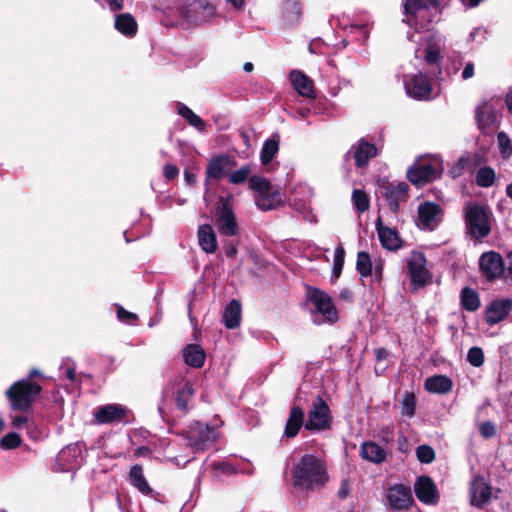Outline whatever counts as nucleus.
Here are the masks:
<instances>
[{"label":"nucleus","mask_w":512,"mask_h":512,"mask_svg":"<svg viewBox=\"0 0 512 512\" xmlns=\"http://www.w3.org/2000/svg\"><path fill=\"white\" fill-rule=\"evenodd\" d=\"M291 475L294 488L301 491L322 488L329 479L324 461L312 454L303 455L293 465Z\"/></svg>","instance_id":"nucleus-1"},{"label":"nucleus","mask_w":512,"mask_h":512,"mask_svg":"<svg viewBox=\"0 0 512 512\" xmlns=\"http://www.w3.org/2000/svg\"><path fill=\"white\" fill-rule=\"evenodd\" d=\"M42 385L38 381L17 380L5 391L10 410L26 413L38 396L42 393Z\"/></svg>","instance_id":"nucleus-2"},{"label":"nucleus","mask_w":512,"mask_h":512,"mask_svg":"<svg viewBox=\"0 0 512 512\" xmlns=\"http://www.w3.org/2000/svg\"><path fill=\"white\" fill-rule=\"evenodd\" d=\"M233 197L220 196L215 204L216 227L222 236L233 237L239 233V225L232 205Z\"/></svg>","instance_id":"nucleus-3"},{"label":"nucleus","mask_w":512,"mask_h":512,"mask_svg":"<svg viewBox=\"0 0 512 512\" xmlns=\"http://www.w3.org/2000/svg\"><path fill=\"white\" fill-rule=\"evenodd\" d=\"M177 12L187 23L196 26L214 17L216 7L209 0H183Z\"/></svg>","instance_id":"nucleus-4"},{"label":"nucleus","mask_w":512,"mask_h":512,"mask_svg":"<svg viewBox=\"0 0 512 512\" xmlns=\"http://www.w3.org/2000/svg\"><path fill=\"white\" fill-rule=\"evenodd\" d=\"M182 434L188 445L198 451H205L210 448L217 438L215 426L200 421L193 422Z\"/></svg>","instance_id":"nucleus-5"},{"label":"nucleus","mask_w":512,"mask_h":512,"mask_svg":"<svg viewBox=\"0 0 512 512\" xmlns=\"http://www.w3.org/2000/svg\"><path fill=\"white\" fill-rule=\"evenodd\" d=\"M333 423L331 410L321 395H316L312 402V408L308 412L305 422L307 431H323L330 429Z\"/></svg>","instance_id":"nucleus-6"},{"label":"nucleus","mask_w":512,"mask_h":512,"mask_svg":"<svg viewBox=\"0 0 512 512\" xmlns=\"http://www.w3.org/2000/svg\"><path fill=\"white\" fill-rule=\"evenodd\" d=\"M427 259L423 252L412 251L407 261L408 274L412 290H417L431 283L432 274L426 267Z\"/></svg>","instance_id":"nucleus-7"},{"label":"nucleus","mask_w":512,"mask_h":512,"mask_svg":"<svg viewBox=\"0 0 512 512\" xmlns=\"http://www.w3.org/2000/svg\"><path fill=\"white\" fill-rule=\"evenodd\" d=\"M465 223L469 234L476 238H485L490 234L491 227L485 208L479 204L472 205L465 214Z\"/></svg>","instance_id":"nucleus-8"},{"label":"nucleus","mask_w":512,"mask_h":512,"mask_svg":"<svg viewBox=\"0 0 512 512\" xmlns=\"http://www.w3.org/2000/svg\"><path fill=\"white\" fill-rule=\"evenodd\" d=\"M307 299L314 305L316 312L321 314L326 322L338 321V311L331 296L325 291L308 286Z\"/></svg>","instance_id":"nucleus-9"},{"label":"nucleus","mask_w":512,"mask_h":512,"mask_svg":"<svg viewBox=\"0 0 512 512\" xmlns=\"http://www.w3.org/2000/svg\"><path fill=\"white\" fill-rule=\"evenodd\" d=\"M235 165L236 161L234 157L229 154H221L211 157L205 171V185H208L211 179H223L230 168Z\"/></svg>","instance_id":"nucleus-10"},{"label":"nucleus","mask_w":512,"mask_h":512,"mask_svg":"<svg viewBox=\"0 0 512 512\" xmlns=\"http://www.w3.org/2000/svg\"><path fill=\"white\" fill-rule=\"evenodd\" d=\"M479 268L486 280L492 282L504 272L503 258L498 252H485L480 256Z\"/></svg>","instance_id":"nucleus-11"},{"label":"nucleus","mask_w":512,"mask_h":512,"mask_svg":"<svg viewBox=\"0 0 512 512\" xmlns=\"http://www.w3.org/2000/svg\"><path fill=\"white\" fill-rule=\"evenodd\" d=\"M387 500L393 511H406L414 503L411 488L405 484H395L390 487Z\"/></svg>","instance_id":"nucleus-12"},{"label":"nucleus","mask_w":512,"mask_h":512,"mask_svg":"<svg viewBox=\"0 0 512 512\" xmlns=\"http://www.w3.org/2000/svg\"><path fill=\"white\" fill-rule=\"evenodd\" d=\"M381 188V195L388 202L390 211L393 214H397L400 209V203L406 202L409 197V185L406 182H400L397 185L386 183Z\"/></svg>","instance_id":"nucleus-13"},{"label":"nucleus","mask_w":512,"mask_h":512,"mask_svg":"<svg viewBox=\"0 0 512 512\" xmlns=\"http://www.w3.org/2000/svg\"><path fill=\"white\" fill-rule=\"evenodd\" d=\"M407 94L420 101L431 99L433 91L431 79L422 73L413 75L409 80L405 81Z\"/></svg>","instance_id":"nucleus-14"},{"label":"nucleus","mask_w":512,"mask_h":512,"mask_svg":"<svg viewBox=\"0 0 512 512\" xmlns=\"http://www.w3.org/2000/svg\"><path fill=\"white\" fill-rule=\"evenodd\" d=\"M469 492L471 505L478 509H482L492 498V486L481 475L473 478Z\"/></svg>","instance_id":"nucleus-15"},{"label":"nucleus","mask_w":512,"mask_h":512,"mask_svg":"<svg viewBox=\"0 0 512 512\" xmlns=\"http://www.w3.org/2000/svg\"><path fill=\"white\" fill-rule=\"evenodd\" d=\"M442 208L439 204L425 201L418 206V226L423 230H434L439 224Z\"/></svg>","instance_id":"nucleus-16"},{"label":"nucleus","mask_w":512,"mask_h":512,"mask_svg":"<svg viewBox=\"0 0 512 512\" xmlns=\"http://www.w3.org/2000/svg\"><path fill=\"white\" fill-rule=\"evenodd\" d=\"M415 495L424 504H436L439 500L437 487L431 477L423 475L416 478Z\"/></svg>","instance_id":"nucleus-17"},{"label":"nucleus","mask_w":512,"mask_h":512,"mask_svg":"<svg viewBox=\"0 0 512 512\" xmlns=\"http://www.w3.org/2000/svg\"><path fill=\"white\" fill-rule=\"evenodd\" d=\"M512 310V300L509 298L506 299H496L490 302V304L486 307L485 310V321L489 325H495L503 320L509 315Z\"/></svg>","instance_id":"nucleus-18"},{"label":"nucleus","mask_w":512,"mask_h":512,"mask_svg":"<svg viewBox=\"0 0 512 512\" xmlns=\"http://www.w3.org/2000/svg\"><path fill=\"white\" fill-rule=\"evenodd\" d=\"M128 410L119 404H107L99 407L94 417L99 424L120 423L127 416Z\"/></svg>","instance_id":"nucleus-19"},{"label":"nucleus","mask_w":512,"mask_h":512,"mask_svg":"<svg viewBox=\"0 0 512 512\" xmlns=\"http://www.w3.org/2000/svg\"><path fill=\"white\" fill-rule=\"evenodd\" d=\"M376 231L379 241L383 248L390 251L398 250L402 247V240L396 229L389 228L383 224L381 216H378L376 223Z\"/></svg>","instance_id":"nucleus-20"},{"label":"nucleus","mask_w":512,"mask_h":512,"mask_svg":"<svg viewBox=\"0 0 512 512\" xmlns=\"http://www.w3.org/2000/svg\"><path fill=\"white\" fill-rule=\"evenodd\" d=\"M353 158L357 168L366 167L369 161L378 155V149L375 144L361 138L352 146Z\"/></svg>","instance_id":"nucleus-21"},{"label":"nucleus","mask_w":512,"mask_h":512,"mask_svg":"<svg viewBox=\"0 0 512 512\" xmlns=\"http://www.w3.org/2000/svg\"><path fill=\"white\" fill-rule=\"evenodd\" d=\"M407 179L414 185L423 186L438 178L436 169L431 164L412 166L407 170Z\"/></svg>","instance_id":"nucleus-22"},{"label":"nucleus","mask_w":512,"mask_h":512,"mask_svg":"<svg viewBox=\"0 0 512 512\" xmlns=\"http://www.w3.org/2000/svg\"><path fill=\"white\" fill-rule=\"evenodd\" d=\"M289 79L300 96L310 99L316 98L314 82L305 73L299 70H292L289 74Z\"/></svg>","instance_id":"nucleus-23"},{"label":"nucleus","mask_w":512,"mask_h":512,"mask_svg":"<svg viewBox=\"0 0 512 512\" xmlns=\"http://www.w3.org/2000/svg\"><path fill=\"white\" fill-rule=\"evenodd\" d=\"M303 426L305 427L304 410L300 405L293 404L285 424L283 435L289 439L294 438L298 435Z\"/></svg>","instance_id":"nucleus-24"},{"label":"nucleus","mask_w":512,"mask_h":512,"mask_svg":"<svg viewBox=\"0 0 512 512\" xmlns=\"http://www.w3.org/2000/svg\"><path fill=\"white\" fill-rule=\"evenodd\" d=\"M303 16L300 0H285L281 12V20L287 28L296 27Z\"/></svg>","instance_id":"nucleus-25"},{"label":"nucleus","mask_w":512,"mask_h":512,"mask_svg":"<svg viewBox=\"0 0 512 512\" xmlns=\"http://www.w3.org/2000/svg\"><path fill=\"white\" fill-rule=\"evenodd\" d=\"M198 244L207 254H213L218 248L217 237L210 224H202L197 230Z\"/></svg>","instance_id":"nucleus-26"},{"label":"nucleus","mask_w":512,"mask_h":512,"mask_svg":"<svg viewBox=\"0 0 512 512\" xmlns=\"http://www.w3.org/2000/svg\"><path fill=\"white\" fill-rule=\"evenodd\" d=\"M360 456L371 463L381 464L386 460L387 453L384 448L374 441H365L360 447Z\"/></svg>","instance_id":"nucleus-27"},{"label":"nucleus","mask_w":512,"mask_h":512,"mask_svg":"<svg viewBox=\"0 0 512 512\" xmlns=\"http://www.w3.org/2000/svg\"><path fill=\"white\" fill-rule=\"evenodd\" d=\"M114 28L127 38L135 37L138 32L136 19L127 12L115 16Z\"/></svg>","instance_id":"nucleus-28"},{"label":"nucleus","mask_w":512,"mask_h":512,"mask_svg":"<svg viewBox=\"0 0 512 512\" xmlns=\"http://www.w3.org/2000/svg\"><path fill=\"white\" fill-rule=\"evenodd\" d=\"M184 362L193 368H201L206 360L205 350L198 344H188L182 349Z\"/></svg>","instance_id":"nucleus-29"},{"label":"nucleus","mask_w":512,"mask_h":512,"mask_svg":"<svg viewBox=\"0 0 512 512\" xmlns=\"http://www.w3.org/2000/svg\"><path fill=\"white\" fill-rule=\"evenodd\" d=\"M241 303L236 299H232L225 307L223 313V323L228 329H236L241 322Z\"/></svg>","instance_id":"nucleus-30"},{"label":"nucleus","mask_w":512,"mask_h":512,"mask_svg":"<svg viewBox=\"0 0 512 512\" xmlns=\"http://www.w3.org/2000/svg\"><path fill=\"white\" fill-rule=\"evenodd\" d=\"M424 386L430 393L446 394L452 390L453 382L446 375H433L425 380Z\"/></svg>","instance_id":"nucleus-31"},{"label":"nucleus","mask_w":512,"mask_h":512,"mask_svg":"<svg viewBox=\"0 0 512 512\" xmlns=\"http://www.w3.org/2000/svg\"><path fill=\"white\" fill-rule=\"evenodd\" d=\"M128 480L139 492L144 495H151L153 489L149 486L144 474L143 467L140 464H134L128 473Z\"/></svg>","instance_id":"nucleus-32"},{"label":"nucleus","mask_w":512,"mask_h":512,"mask_svg":"<svg viewBox=\"0 0 512 512\" xmlns=\"http://www.w3.org/2000/svg\"><path fill=\"white\" fill-rule=\"evenodd\" d=\"M475 119L479 129L484 130L491 127L496 120L493 106L486 101L479 104L476 108Z\"/></svg>","instance_id":"nucleus-33"},{"label":"nucleus","mask_w":512,"mask_h":512,"mask_svg":"<svg viewBox=\"0 0 512 512\" xmlns=\"http://www.w3.org/2000/svg\"><path fill=\"white\" fill-rule=\"evenodd\" d=\"M282 203V196L279 190L272 187L267 193H262L256 198V205L263 211L277 208Z\"/></svg>","instance_id":"nucleus-34"},{"label":"nucleus","mask_w":512,"mask_h":512,"mask_svg":"<svg viewBox=\"0 0 512 512\" xmlns=\"http://www.w3.org/2000/svg\"><path fill=\"white\" fill-rule=\"evenodd\" d=\"M460 304L462 309L468 312H475L481 305L478 292L471 287H464L460 292Z\"/></svg>","instance_id":"nucleus-35"},{"label":"nucleus","mask_w":512,"mask_h":512,"mask_svg":"<svg viewBox=\"0 0 512 512\" xmlns=\"http://www.w3.org/2000/svg\"><path fill=\"white\" fill-rule=\"evenodd\" d=\"M433 7L436 13L440 12V4L438 0H406L404 3V13L413 15L417 11H428Z\"/></svg>","instance_id":"nucleus-36"},{"label":"nucleus","mask_w":512,"mask_h":512,"mask_svg":"<svg viewBox=\"0 0 512 512\" xmlns=\"http://www.w3.org/2000/svg\"><path fill=\"white\" fill-rule=\"evenodd\" d=\"M177 106L178 114L184 118L190 126L196 128L200 132L205 130L206 123L200 116L195 114L188 106L182 103H178Z\"/></svg>","instance_id":"nucleus-37"},{"label":"nucleus","mask_w":512,"mask_h":512,"mask_svg":"<svg viewBox=\"0 0 512 512\" xmlns=\"http://www.w3.org/2000/svg\"><path fill=\"white\" fill-rule=\"evenodd\" d=\"M279 150V136L273 135L267 139L261 149L260 159L263 165L269 164Z\"/></svg>","instance_id":"nucleus-38"},{"label":"nucleus","mask_w":512,"mask_h":512,"mask_svg":"<svg viewBox=\"0 0 512 512\" xmlns=\"http://www.w3.org/2000/svg\"><path fill=\"white\" fill-rule=\"evenodd\" d=\"M496 180L495 170L491 166L481 167L475 175V182L479 187L489 188Z\"/></svg>","instance_id":"nucleus-39"},{"label":"nucleus","mask_w":512,"mask_h":512,"mask_svg":"<svg viewBox=\"0 0 512 512\" xmlns=\"http://www.w3.org/2000/svg\"><path fill=\"white\" fill-rule=\"evenodd\" d=\"M194 394L193 385L187 381L183 387L177 392L176 406L182 412L188 411V402Z\"/></svg>","instance_id":"nucleus-40"},{"label":"nucleus","mask_w":512,"mask_h":512,"mask_svg":"<svg viewBox=\"0 0 512 512\" xmlns=\"http://www.w3.org/2000/svg\"><path fill=\"white\" fill-rule=\"evenodd\" d=\"M356 270L362 277H369L373 273L371 256L366 251L357 253Z\"/></svg>","instance_id":"nucleus-41"},{"label":"nucleus","mask_w":512,"mask_h":512,"mask_svg":"<svg viewBox=\"0 0 512 512\" xmlns=\"http://www.w3.org/2000/svg\"><path fill=\"white\" fill-rule=\"evenodd\" d=\"M352 202L359 213L369 209L370 200L367 193L361 189H354L352 192Z\"/></svg>","instance_id":"nucleus-42"},{"label":"nucleus","mask_w":512,"mask_h":512,"mask_svg":"<svg viewBox=\"0 0 512 512\" xmlns=\"http://www.w3.org/2000/svg\"><path fill=\"white\" fill-rule=\"evenodd\" d=\"M272 187L270 181L265 177L253 175L249 178V188L257 192L258 195L267 193Z\"/></svg>","instance_id":"nucleus-43"},{"label":"nucleus","mask_w":512,"mask_h":512,"mask_svg":"<svg viewBox=\"0 0 512 512\" xmlns=\"http://www.w3.org/2000/svg\"><path fill=\"white\" fill-rule=\"evenodd\" d=\"M402 414L407 417H413L416 412V397L413 392L406 391L401 401Z\"/></svg>","instance_id":"nucleus-44"},{"label":"nucleus","mask_w":512,"mask_h":512,"mask_svg":"<svg viewBox=\"0 0 512 512\" xmlns=\"http://www.w3.org/2000/svg\"><path fill=\"white\" fill-rule=\"evenodd\" d=\"M345 260V250L344 247L340 244L335 249L334 255V263L332 269V277L338 279L342 273L343 266Z\"/></svg>","instance_id":"nucleus-45"},{"label":"nucleus","mask_w":512,"mask_h":512,"mask_svg":"<svg viewBox=\"0 0 512 512\" xmlns=\"http://www.w3.org/2000/svg\"><path fill=\"white\" fill-rule=\"evenodd\" d=\"M416 457L419 462L430 464L435 460L436 454L430 445L422 444L416 448Z\"/></svg>","instance_id":"nucleus-46"},{"label":"nucleus","mask_w":512,"mask_h":512,"mask_svg":"<svg viewBox=\"0 0 512 512\" xmlns=\"http://www.w3.org/2000/svg\"><path fill=\"white\" fill-rule=\"evenodd\" d=\"M22 443L21 436L16 432H9L0 440V448L3 450H12L18 448Z\"/></svg>","instance_id":"nucleus-47"},{"label":"nucleus","mask_w":512,"mask_h":512,"mask_svg":"<svg viewBox=\"0 0 512 512\" xmlns=\"http://www.w3.org/2000/svg\"><path fill=\"white\" fill-rule=\"evenodd\" d=\"M251 173V168L248 165L242 166L240 169L229 173L228 180L231 184H242L249 180V175Z\"/></svg>","instance_id":"nucleus-48"},{"label":"nucleus","mask_w":512,"mask_h":512,"mask_svg":"<svg viewBox=\"0 0 512 512\" xmlns=\"http://www.w3.org/2000/svg\"><path fill=\"white\" fill-rule=\"evenodd\" d=\"M485 356L482 348L478 346L471 347L467 353V361L473 367H481L484 364Z\"/></svg>","instance_id":"nucleus-49"},{"label":"nucleus","mask_w":512,"mask_h":512,"mask_svg":"<svg viewBox=\"0 0 512 512\" xmlns=\"http://www.w3.org/2000/svg\"><path fill=\"white\" fill-rule=\"evenodd\" d=\"M441 52L438 46L428 44L425 48L424 60L428 65L439 64L441 61Z\"/></svg>","instance_id":"nucleus-50"},{"label":"nucleus","mask_w":512,"mask_h":512,"mask_svg":"<svg viewBox=\"0 0 512 512\" xmlns=\"http://www.w3.org/2000/svg\"><path fill=\"white\" fill-rule=\"evenodd\" d=\"M116 314L120 322L133 325L138 321V315L127 311L121 305H116Z\"/></svg>","instance_id":"nucleus-51"},{"label":"nucleus","mask_w":512,"mask_h":512,"mask_svg":"<svg viewBox=\"0 0 512 512\" xmlns=\"http://www.w3.org/2000/svg\"><path fill=\"white\" fill-rule=\"evenodd\" d=\"M497 142L500 153L503 156H510L512 154V145L509 136L505 132H499L497 134Z\"/></svg>","instance_id":"nucleus-52"},{"label":"nucleus","mask_w":512,"mask_h":512,"mask_svg":"<svg viewBox=\"0 0 512 512\" xmlns=\"http://www.w3.org/2000/svg\"><path fill=\"white\" fill-rule=\"evenodd\" d=\"M470 162V157H460L456 164L450 169V175L453 178L460 177L464 173V170L468 169V164H470Z\"/></svg>","instance_id":"nucleus-53"},{"label":"nucleus","mask_w":512,"mask_h":512,"mask_svg":"<svg viewBox=\"0 0 512 512\" xmlns=\"http://www.w3.org/2000/svg\"><path fill=\"white\" fill-rule=\"evenodd\" d=\"M212 467L215 471L225 475H234L237 473L235 466L227 461H215L213 462Z\"/></svg>","instance_id":"nucleus-54"},{"label":"nucleus","mask_w":512,"mask_h":512,"mask_svg":"<svg viewBox=\"0 0 512 512\" xmlns=\"http://www.w3.org/2000/svg\"><path fill=\"white\" fill-rule=\"evenodd\" d=\"M480 434L485 439L494 437L497 434L495 424L491 421H484L480 425Z\"/></svg>","instance_id":"nucleus-55"},{"label":"nucleus","mask_w":512,"mask_h":512,"mask_svg":"<svg viewBox=\"0 0 512 512\" xmlns=\"http://www.w3.org/2000/svg\"><path fill=\"white\" fill-rule=\"evenodd\" d=\"M237 246H238L237 241L229 240V241L225 242L224 246H223L225 255L228 258H235L238 253Z\"/></svg>","instance_id":"nucleus-56"},{"label":"nucleus","mask_w":512,"mask_h":512,"mask_svg":"<svg viewBox=\"0 0 512 512\" xmlns=\"http://www.w3.org/2000/svg\"><path fill=\"white\" fill-rule=\"evenodd\" d=\"M164 176L167 180H174L178 177L179 169L174 164H166L163 168Z\"/></svg>","instance_id":"nucleus-57"},{"label":"nucleus","mask_w":512,"mask_h":512,"mask_svg":"<svg viewBox=\"0 0 512 512\" xmlns=\"http://www.w3.org/2000/svg\"><path fill=\"white\" fill-rule=\"evenodd\" d=\"M197 171H198V168L197 169H194V168H186L184 170V179H185V182L190 185V186H194L197 182Z\"/></svg>","instance_id":"nucleus-58"},{"label":"nucleus","mask_w":512,"mask_h":512,"mask_svg":"<svg viewBox=\"0 0 512 512\" xmlns=\"http://www.w3.org/2000/svg\"><path fill=\"white\" fill-rule=\"evenodd\" d=\"M470 161V164H468V170L473 171L485 162V158L479 154H474L473 157L470 158Z\"/></svg>","instance_id":"nucleus-59"},{"label":"nucleus","mask_w":512,"mask_h":512,"mask_svg":"<svg viewBox=\"0 0 512 512\" xmlns=\"http://www.w3.org/2000/svg\"><path fill=\"white\" fill-rule=\"evenodd\" d=\"M29 419L28 417L24 415L16 416L13 418L11 424L13 428L21 429L23 428L27 423Z\"/></svg>","instance_id":"nucleus-60"},{"label":"nucleus","mask_w":512,"mask_h":512,"mask_svg":"<svg viewBox=\"0 0 512 512\" xmlns=\"http://www.w3.org/2000/svg\"><path fill=\"white\" fill-rule=\"evenodd\" d=\"M36 379H44V375L39 369L32 368L27 377L22 380L36 381Z\"/></svg>","instance_id":"nucleus-61"},{"label":"nucleus","mask_w":512,"mask_h":512,"mask_svg":"<svg viewBox=\"0 0 512 512\" xmlns=\"http://www.w3.org/2000/svg\"><path fill=\"white\" fill-rule=\"evenodd\" d=\"M474 75V64L472 62H468L462 72V78L464 80H468Z\"/></svg>","instance_id":"nucleus-62"},{"label":"nucleus","mask_w":512,"mask_h":512,"mask_svg":"<svg viewBox=\"0 0 512 512\" xmlns=\"http://www.w3.org/2000/svg\"><path fill=\"white\" fill-rule=\"evenodd\" d=\"M111 11H120L124 8L123 0H106Z\"/></svg>","instance_id":"nucleus-63"},{"label":"nucleus","mask_w":512,"mask_h":512,"mask_svg":"<svg viewBox=\"0 0 512 512\" xmlns=\"http://www.w3.org/2000/svg\"><path fill=\"white\" fill-rule=\"evenodd\" d=\"M349 493H350L349 485H348L347 481H344L338 490V493H337L338 497H339V499L344 500L349 495Z\"/></svg>","instance_id":"nucleus-64"}]
</instances>
